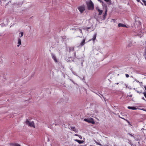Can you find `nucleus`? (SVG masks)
I'll list each match as a JSON object with an SVG mask.
<instances>
[{
	"instance_id": "nucleus-46",
	"label": "nucleus",
	"mask_w": 146,
	"mask_h": 146,
	"mask_svg": "<svg viewBox=\"0 0 146 146\" xmlns=\"http://www.w3.org/2000/svg\"><path fill=\"white\" fill-rule=\"evenodd\" d=\"M81 64H82V65H83V63L82 62L81 63Z\"/></svg>"
},
{
	"instance_id": "nucleus-18",
	"label": "nucleus",
	"mask_w": 146,
	"mask_h": 146,
	"mask_svg": "<svg viewBox=\"0 0 146 146\" xmlns=\"http://www.w3.org/2000/svg\"><path fill=\"white\" fill-rule=\"evenodd\" d=\"M127 134L129 135L130 136H131V137H134L135 139V137L133 136V135L132 134H131L129 133H128Z\"/></svg>"
},
{
	"instance_id": "nucleus-4",
	"label": "nucleus",
	"mask_w": 146,
	"mask_h": 146,
	"mask_svg": "<svg viewBox=\"0 0 146 146\" xmlns=\"http://www.w3.org/2000/svg\"><path fill=\"white\" fill-rule=\"evenodd\" d=\"M78 9L81 13L83 12L85 10V7L84 6H81L78 7Z\"/></svg>"
},
{
	"instance_id": "nucleus-45",
	"label": "nucleus",
	"mask_w": 146,
	"mask_h": 146,
	"mask_svg": "<svg viewBox=\"0 0 146 146\" xmlns=\"http://www.w3.org/2000/svg\"><path fill=\"white\" fill-rule=\"evenodd\" d=\"M132 95H130V96H129V97H132Z\"/></svg>"
},
{
	"instance_id": "nucleus-34",
	"label": "nucleus",
	"mask_w": 146,
	"mask_h": 146,
	"mask_svg": "<svg viewBox=\"0 0 146 146\" xmlns=\"http://www.w3.org/2000/svg\"><path fill=\"white\" fill-rule=\"evenodd\" d=\"M79 137L80 139H82V136L80 135H79V136H78Z\"/></svg>"
},
{
	"instance_id": "nucleus-41",
	"label": "nucleus",
	"mask_w": 146,
	"mask_h": 146,
	"mask_svg": "<svg viewBox=\"0 0 146 146\" xmlns=\"http://www.w3.org/2000/svg\"><path fill=\"white\" fill-rule=\"evenodd\" d=\"M108 146V145H104V146Z\"/></svg>"
},
{
	"instance_id": "nucleus-37",
	"label": "nucleus",
	"mask_w": 146,
	"mask_h": 146,
	"mask_svg": "<svg viewBox=\"0 0 146 146\" xmlns=\"http://www.w3.org/2000/svg\"><path fill=\"white\" fill-rule=\"evenodd\" d=\"M90 27H88V28H87V31H88V30L90 29Z\"/></svg>"
},
{
	"instance_id": "nucleus-6",
	"label": "nucleus",
	"mask_w": 146,
	"mask_h": 146,
	"mask_svg": "<svg viewBox=\"0 0 146 146\" xmlns=\"http://www.w3.org/2000/svg\"><path fill=\"white\" fill-rule=\"evenodd\" d=\"M51 56H52V59L54 60V61L56 62H57L58 61H57V59H56V57L55 56V55L52 53H51Z\"/></svg>"
},
{
	"instance_id": "nucleus-14",
	"label": "nucleus",
	"mask_w": 146,
	"mask_h": 146,
	"mask_svg": "<svg viewBox=\"0 0 146 146\" xmlns=\"http://www.w3.org/2000/svg\"><path fill=\"white\" fill-rule=\"evenodd\" d=\"M74 51V48L73 47H70L69 48V52L71 54L72 52H73Z\"/></svg>"
},
{
	"instance_id": "nucleus-19",
	"label": "nucleus",
	"mask_w": 146,
	"mask_h": 146,
	"mask_svg": "<svg viewBox=\"0 0 146 146\" xmlns=\"http://www.w3.org/2000/svg\"><path fill=\"white\" fill-rule=\"evenodd\" d=\"M20 34H21V35H19V37H21L23 36V32H21L20 33Z\"/></svg>"
},
{
	"instance_id": "nucleus-21",
	"label": "nucleus",
	"mask_w": 146,
	"mask_h": 146,
	"mask_svg": "<svg viewBox=\"0 0 146 146\" xmlns=\"http://www.w3.org/2000/svg\"><path fill=\"white\" fill-rule=\"evenodd\" d=\"M0 25L1 27H3L6 26V25L4 24L3 23L0 24Z\"/></svg>"
},
{
	"instance_id": "nucleus-49",
	"label": "nucleus",
	"mask_w": 146,
	"mask_h": 146,
	"mask_svg": "<svg viewBox=\"0 0 146 146\" xmlns=\"http://www.w3.org/2000/svg\"><path fill=\"white\" fill-rule=\"evenodd\" d=\"M100 96L101 98V96Z\"/></svg>"
},
{
	"instance_id": "nucleus-48",
	"label": "nucleus",
	"mask_w": 146,
	"mask_h": 146,
	"mask_svg": "<svg viewBox=\"0 0 146 146\" xmlns=\"http://www.w3.org/2000/svg\"><path fill=\"white\" fill-rule=\"evenodd\" d=\"M1 36V35L0 34V36Z\"/></svg>"
},
{
	"instance_id": "nucleus-31",
	"label": "nucleus",
	"mask_w": 146,
	"mask_h": 146,
	"mask_svg": "<svg viewBox=\"0 0 146 146\" xmlns=\"http://www.w3.org/2000/svg\"><path fill=\"white\" fill-rule=\"evenodd\" d=\"M79 31L82 34V30L81 29H80L79 30Z\"/></svg>"
},
{
	"instance_id": "nucleus-2",
	"label": "nucleus",
	"mask_w": 146,
	"mask_h": 146,
	"mask_svg": "<svg viewBox=\"0 0 146 146\" xmlns=\"http://www.w3.org/2000/svg\"><path fill=\"white\" fill-rule=\"evenodd\" d=\"M25 123L26 125H28L29 126L31 127H35V125L34 122L32 121H29L28 120H26L25 122Z\"/></svg>"
},
{
	"instance_id": "nucleus-26",
	"label": "nucleus",
	"mask_w": 146,
	"mask_h": 146,
	"mask_svg": "<svg viewBox=\"0 0 146 146\" xmlns=\"http://www.w3.org/2000/svg\"><path fill=\"white\" fill-rule=\"evenodd\" d=\"M125 75L127 78H128L129 77V75L128 74H125Z\"/></svg>"
},
{
	"instance_id": "nucleus-5",
	"label": "nucleus",
	"mask_w": 146,
	"mask_h": 146,
	"mask_svg": "<svg viewBox=\"0 0 146 146\" xmlns=\"http://www.w3.org/2000/svg\"><path fill=\"white\" fill-rule=\"evenodd\" d=\"M70 130L74 131L76 133H78V130L77 128H76L75 127H70Z\"/></svg>"
},
{
	"instance_id": "nucleus-28",
	"label": "nucleus",
	"mask_w": 146,
	"mask_h": 146,
	"mask_svg": "<svg viewBox=\"0 0 146 146\" xmlns=\"http://www.w3.org/2000/svg\"><path fill=\"white\" fill-rule=\"evenodd\" d=\"M72 73L75 75H76V76H77L76 74L73 71H72Z\"/></svg>"
},
{
	"instance_id": "nucleus-32",
	"label": "nucleus",
	"mask_w": 146,
	"mask_h": 146,
	"mask_svg": "<svg viewBox=\"0 0 146 146\" xmlns=\"http://www.w3.org/2000/svg\"><path fill=\"white\" fill-rule=\"evenodd\" d=\"M135 81L137 82L140 83V82H139L138 80H137L136 79H135Z\"/></svg>"
},
{
	"instance_id": "nucleus-10",
	"label": "nucleus",
	"mask_w": 146,
	"mask_h": 146,
	"mask_svg": "<svg viewBox=\"0 0 146 146\" xmlns=\"http://www.w3.org/2000/svg\"><path fill=\"white\" fill-rule=\"evenodd\" d=\"M60 123V120L58 119L55 122L54 124L56 126L59 125Z\"/></svg>"
},
{
	"instance_id": "nucleus-27",
	"label": "nucleus",
	"mask_w": 146,
	"mask_h": 146,
	"mask_svg": "<svg viewBox=\"0 0 146 146\" xmlns=\"http://www.w3.org/2000/svg\"><path fill=\"white\" fill-rule=\"evenodd\" d=\"M96 143L97 144V145H100V146H102V145H101V144H100V143H98L97 142H96Z\"/></svg>"
},
{
	"instance_id": "nucleus-23",
	"label": "nucleus",
	"mask_w": 146,
	"mask_h": 146,
	"mask_svg": "<svg viewBox=\"0 0 146 146\" xmlns=\"http://www.w3.org/2000/svg\"><path fill=\"white\" fill-rule=\"evenodd\" d=\"M143 94L144 95L145 98H146V92H144L143 93Z\"/></svg>"
},
{
	"instance_id": "nucleus-9",
	"label": "nucleus",
	"mask_w": 146,
	"mask_h": 146,
	"mask_svg": "<svg viewBox=\"0 0 146 146\" xmlns=\"http://www.w3.org/2000/svg\"><path fill=\"white\" fill-rule=\"evenodd\" d=\"M21 39L19 38L18 39V44L17 45V46L18 47H19L21 45Z\"/></svg>"
},
{
	"instance_id": "nucleus-43",
	"label": "nucleus",
	"mask_w": 146,
	"mask_h": 146,
	"mask_svg": "<svg viewBox=\"0 0 146 146\" xmlns=\"http://www.w3.org/2000/svg\"><path fill=\"white\" fill-rule=\"evenodd\" d=\"M112 20H113V21H114V22L115 21V19H113Z\"/></svg>"
},
{
	"instance_id": "nucleus-12",
	"label": "nucleus",
	"mask_w": 146,
	"mask_h": 146,
	"mask_svg": "<svg viewBox=\"0 0 146 146\" xmlns=\"http://www.w3.org/2000/svg\"><path fill=\"white\" fill-rule=\"evenodd\" d=\"M74 141L78 142L79 144H80L83 143L84 142V141H83L82 140L81 141V140H78V139H75Z\"/></svg>"
},
{
	"instance_id": "nucleus-47",
	"label": "nucleus",
	"mask_w": 146,
	"mask_h": 146,
	"mask_svg": "<svg viewBox=\"0 0 146 146\" xmlns=\"http://www.w3.org/2000/svg\"><path fill=\"white\" fill-rule=\"evenodd\" d=\"M116 84H118V83H116Z\"/></svg>"
},
{
	"instance_id": "nucleus-20",
	"label": "nucleus",
	"mask_w": 146,
	"mask_h": 146,
	"mask_svg": "<svg viewBox=\"0 0 146 146\" xmlns=\"http://www.w3.org/2000/svg\"><path fill=\"white\" fill-rule=\"evenodd\" d=\"M122 119H124V120H125L126 121H127V122L129 124H130L129 121H128V120L127 119H125V118H122Z\"/></svg>"
},
{
	"instance_id": "nucleus-29",
	"label": "nucleus",
	"mask_w": 146,
	"mask_h": 146,
	"mask_svg": "<svg viewBox=\"0 0 146 146\" xmlns=\"http://www.w3.org/2000/svg\"><path fill=\"white\" fill-rule=\"evenodd\" d=\"M99 2H100L101 3H103V2L102 1V0H98Z\"/></svg>"
},
{
	"instance_id": "nucleus-1",
	"label": "nucleus",
	"mask_w": 146,
	"mask_h": 146,
	"mask_svg": "<svg viewBox=\"0 0 146 146\" xmlns=\"http://www.w3.org/2000/svg\"><path fill=\"white\" fill-rule=\"evenodd\" d=\"M86 4L88 9L92 10L94 9V5L91 0L88 1L86 2Z\"/></svg>"
},
{
	"instance_id": "nucleus-13",
	"label": "nucleus",
	"mask_w": 146,
	"mask_h": 146,
	"mask_svg": "<svg viewBox=\"0 0 146 146\" xmlns=\"http://www.w3.org/2000/svg\"><path fill=\"white\" fill-rule=\"evenodd\" d=\"M85 39L84 38V39L81 42L80 44V45L82 46H83L85 43Z\"/></svg>"
},
{
	"instance_id": "nucleus-17",
	"label": "nucleus",
	"mask_w": 146,
	"mask_h": 146,
	"mask_svg": "<svg viewBox=\"0 0 146 146\" xmlns=\"http://www.w3.org/2000/svg\"><path fill=\"white\" fill-rule=\"evenodd\" d=\"M132 45V44L131 42H129V44L127 45V47H130Z\"/></svg>"
},
{
	"instance_id": "nucleus-38",
	"label": "nucleus",
	"mask_w": 146,
	"mask_h": 146,
	"mask_svg": "<svg viewBox=\"0 0 146 146\" xmlns=\"http://www.w3.org/2000/svg\"><path fill=\"white\" fill-rule=\"evenodd\" d=\"M118 116H119V118H121L122 119V118H123V117H121L120 116V115H118Z\"/></svg>"
},
{
	"instance_id": "nucleus-35",
	"label": "nucleus",
	"mask_w": 146,
	"mask_h": 146,
	"mask_svg": "<svg viewBox=\"0 0 146 146\" xmlns=\"http://www.w3.org/2000/svg\"><path fill=\"white\" fill-rule=\"evenodd\" d=\"M106 16H105V15H104L103 16V19L104 20L106 18Z\"/></svg>"
},
{
	"instance_id": "nucleus-30",
	"label": "nucleus",
	"mask_w": 146,
	"mask_h": 146,
	"mask_svg": "<svg viewBox=\"0 0 146 146\" xmlns=\"http://www.w3.org/2000/svg\"><path fill=\"white\" fill-rule=\"evenodd\" d=\"M105 1L109 2L111 1V0H104Z\"/></svg>"
},
{
	"instance_id": "nucleus-16",
	"label": "nucleus",
	"mask_w": 146,
	"mask_h": 146,
	"mask_svg": "<svg viewBox=\"0 0 146 146\" xmlns=\"http://www.w3.org/2000/svg\"><path fill=\"white\" fill-rule=\"evenodd\" d=\"M73 55V56L74 58H77L76 53L75 52H74Z\"/></svg>"
},
{
	"instance_id": "nucleus-25",
	"label": "nucleus",
	"mask_w": 146,
	"mask_h": 146,
	"mask_svg": "<svg viewBox=\"0 0 146 146\" xmlns=\"http://www.w3.org/2000/svg\"><path fill=\"white\" fill-rule=\"evenodd\" d=\"M136 92L137 93H139V94H140V93H142V92L141 91H137L136 90Z\"/></svg>"
},
{
	"instance_id": "nucleus-8",
	"label": "nucleus",
	"mask_w": 146,
	"mask_h": 146,
	"mask_svg": "<svg viewBox=\"0 0 146 146\" xmlns=\"http://www.w3.org/2000/svg\"><path fill=\"white\" fill-rule=\"evenodd\" d=\"M118 26L119 27H127L126 25L122 23H119L118 24Z\"/></svg>"
},
{
	"instance_id": "nucleus-3",
	"label": "nucleus",
	"mask_w": 146,
	"mask_h": 146,
	"mask_svg": "<svg viewBox=\"0 0 146 146\" xmlns=\"http://www.w3.org/2000/svg\"><path fill=\"white\" fill-rule=\"evenodd\" d=\"M84 121L93 124H94L95 123L94 119L92 118H85L84 119Z\"/></svg>"
},
{
	"instance_id": "nucleus-44",
	"label": "nucleus",
	"mask_w": 146,
	"mask_h": 146,
	"mask_svg": "<svg viewBox=\"0 0 146 146\" xmlns=\"http://www.w3.org/2000/svg\"><path fill=\"white\" fill-rule=\"evenodd\" d=\"M140 83V84H142L143 83H142V82H140V83Z\"/></svg>"
},
{
	"instance_id": "nucleus-33",
	"label": "nucleus",
	"mask_w": 146,
	"mask_h": 146,
	"mask_svg": "<svg viewBox=\"0 0 146 146\" xmlns=\"http://www.w3.org/2000/svg\"><path fill=\"white\" fill-rule=\"evenodd\" d=\"M142 99L143 100L145 101H146L145 99L143 97H142Z\"/></svg>"
},
{
	"instance_id": "nucleus-40",
	"label": "nucleus",
	"mask_w": 146,
	"mask_h": 146,
	"mask_svg": "<svg viewBox=\"0 0 146 146\" xmlns=\"http://www.w3.org/2000/svg\"><path fill=\"white\" fill-rule=\"evenodd\" d=\"M137 0V1L138 2H140V0Z\"/></svg>"
},
{
	"instance_id": "nucleus-42",
	"label": "nucleus",
	"mask_w": 146,
	"mask_h": 146,
	"mask_svg": "<svg viewBox=\"0 0 146 146\" xmlns=\"http://www.w3.org/2000/svg\"><path fill=\"white\" fill-rule=\"evenodd\" d=\"M100 95L101 96H102L103 97V95L101 94H100Z\"/></svg>"
},
{
	"instance_id": "nucleus-36",
	"label": "nucleus",
	"mask_w": 146,
	"mask_h": 146,
	"mask_svg": "<svg viewBox=\"0 0 146 146\" xmlns=\"http://www.w3.org/2000/svg\"><path fill=\"white\" fill-rule=\"evenodd\" d=\"M79 135H78L77 134H76L74 135L75 136H79Z\"/></svg>"
},
{
	"instance_id": "nucleus-24",
	"label": "nucleus",
	"mask_w": 146,
	"mask_h": 146,
	"mask_svg": "<svg viewBox=\"0 0 146 146\" xmlns=\"http://www.w3.org/2000/svg\"><path fill=\"white\" fill-rule=\"evenodd\" d=\"M107 10H106V11H105V12L104 13V15H105V16H106L107 15Z\"/></svg>"
},
{
	"instance_id": "nucleus-22",
	"label": "nucleus",
	"mask_w": 146,
	"mask_h": 146,
	"mask_svg": "<svg viewBox=\"0 0 146 146\" xmlns=\"http://www.w3.org/2000/svg\"><path fill=\"white\" fill-rule=\"evenodd\" d=\"M142 1L144 5L145 6H146V1L144 0H142Z\"/></svg>"
},
{
	"instance_id": "nucleus-11",
	"label": "nucleus",
	"mask_w": 146,
	"mask_h": 146,
	"mask_svg": "<svg viewBox=\"0 0 146 146\" xmlns=\"http://www.w3.org/2000/svg\"><path fill=\"white\" fill-rule=\"evenodd\" d=\"M96 10H97L99 12V15H101L102 13V10L99 9L98 8V7H96Z\"/></svg>"
},
{
	"instance_id": "nucleus-7",
	"label": "nucleus",
	"mask_w": 146,
	"mask_h": 146,
	"mask_svg": "<svg viewBox=\"0 0 146 146\" xmlns=\"http://www.w3.org/2000/svg\"><path fill=\"white\" fill-rule=\"evenodd\" d=\"M96 33H95V34L93 35V38L92 39L90 40V41L92 40L93 41V42H94L95 41V40L96 37Z\"/></svg>"
},
{
	"instance_id": "nucleus-39",
	"label": "nucleus",
	"mask_w": 146,
	"mask_h": 146,
	"mask_svg": "<svg viewBox=\"0 0 146 146\" xmlns=\"http://www.w3.org/2000/svg\"><path fill=\"white\" fill-rule=\"evenodd\" d=\"M1 1H6V0H1Z\"/></svg>"
},
{
	"instance_id": "nucleus-15",
	"label": "nucleus",
	"mask_w": 146,
	"mask_h": 146,
	"mask_svg": "<svg viewBox=\"0 0 146 146\" xmlns=\"http://www.w3.org/2000/svg\"><path fill=\"white\" fill-rule=\"evenodd\" d=\"M127 108L129 109H131L133 110H135L137 109V108L134 107H131V106H128Z\"/></svg>"
}]
</instances>
